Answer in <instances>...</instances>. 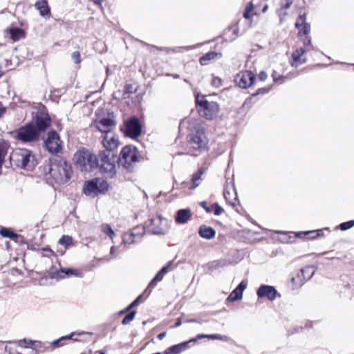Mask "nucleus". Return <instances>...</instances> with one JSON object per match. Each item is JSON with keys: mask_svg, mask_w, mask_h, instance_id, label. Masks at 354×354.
<instances>
[{"mask_svg": "<svg viewBox=\"0 0 354 354\" xmlns=\"http://www.w3.org/2000/svg\"><path fill=\"white\" fill-rule=\"evenodd\" d=\"M146 229L154 234H164L169 230L168 221L159 215L153 216L146 223Z\"/></svg>", "mask_w": 354, "mask_h": 354, "instance_id": "6e6552de", "label": "nucleus"}, {"mask_svg": "<svg viewBox=\"0 0 354 354\" xmlns=\"http://www.w3.org/2000/svg\"><path fill=\"white\" fill-rule=\"evenodd\" d=\"M182 322H181V319H178V321L176 322V323L175 324V327H178L181 325Z\"/></svg>", "mask_w": 354, "mask_h": 354, "instance_id": "13d9d810", "label": "nucleus"}, {"mask_svg": "<svg viewBox=\"0 0 354 354\" xmlns=\"http://www.w3.org/2000/svg\"><path fill=\"white\" fill-rule=\"evenodd\" d=\"M73 160L77 169L82 172H92L97 168V156L85 148L75 152Z\"/></svg>", "mask_w": 354, "mask_h": 354, "instance_id": "7ed1b4c3", "label": "nucleus"}, {"mask_svg": "<svg viewBox=\"0 0 354 354\" xmlns=\"http://www.w3.org/2000/svg\"><path fill=\"white\" fill-rule=\"evenodd\" d=\"M191 217L192 214L189 209H182L177 212L175 220L178 224H185L191 218Z\"/></svg>", "mask_w": 354, "mask_h": 354, "instance_id": "412c9836", "label": "nucleus"}, {"mask_svg": "<svg viewBox=\"0 0 354 354\" xmlns=\"http://www.w3.org/2000/svg\"><path fill=\"white\" fill-rule=\"evenodd\" d=\"M10 38L14 41H19L25 37L24 31L19 28H12L9 30Z\"/></svg>", "mask_w": 354, "mask_h": 354, "instance_id": "bb28decb", "label": "nucleus"}, {"mask_svg": "<svg viewBox=\"0 0 354 354\" xmlns=\"http://www.w3.org/2000/svg\"><path fill=\"white\" fill-rule=\"evenodd\" d=\"M212 207L214 209V214L216 216L221 214L223 212V209L218 203H214Z\"/></svg>", "mask_w": 354, "mask_h": 354, "instance_id": "37998d69", "label": "nucleus"}, {"mask_svg": "<svg viewBox=\"0 0 354 354\" xmlns=\"http://www.w3.org/2000/svg\"><path fill=\"white\" fill-rule=\"evenodd\" d=\"M93 125L104 134L113 131L115 127L116 122L112 118H102L97 119L94 122Z\"/></svg>", "mask_w": 354, "mask_h": 354, "instance_id": "4468645a", "label": "nucleus"}, {"mask_svg": "<svg viewBox=\"0 0 354 354\" xmlns=\"http://www.w3.org/2000/svg\"><path fill=\"white\" fill-rule=\"evenodd\" d=\"M253 8V4L252 2H250L246 6L245 10H248V12H251Z\"/></svg>", "mask_w": 354, "mask_h": 354, "instance_id": "603ef678", "label": "nucleus"}, {"mask_svg": "<svg viewBox=\"0 0 354 354\" xmlns=\"http://www.w3.org/2000/svg\"><path fill=\"white\" fill-rule=\"evenodd\" d=\"M102 232L108 235L111 239L115 236V232L109 224H103L100 227Z\"/></svg>", "mask_w": 354, "mask_h": 354, "instance_id": "e433bc0d", "label": "nucleus"}, {"mask_svg": "<svg viewBox=\"0 0 354 354\" xmlns=\"http://www.w3.org/2000/svg\"><path fill=\"white\" fill-rule=\"evenodd\" d=\"M196 339L192 338L189 339L187 342H185L183 343H180L179 344H176L174 346H172L167 348L164 354H180L182 351L186 350L188 348V344L191 342H196Z\"/></svg>", "mask_w": 354, "mask_h": 354, "instance_id": "6ab92c4d", "label": "nucleus"}, {"mask_svg": "<svg viewBox=\"0 0 354 354\" xmlns=\"http://www.w3.org/2000/svg\"><path fill=\"white\" fill-rule=\"evenodd\" d=\"M165 336H166V333L162 332L158 335V339L162 340Z\"/></svg>", "mask_w": 354, "mask_h": 354, "instance_id": "864d4df0", "label": "nucleus"}, {"mask_svg": "<svg viewBox=\"0 0 354 354\" xmlns=\"http://www.w3.org/2000/svg\"><path fill=\"white\" fill-rule=\"evenodd\" d=\"M126 134L131 138H137L140 135L141 125L138 119L132 118L125 122Z\"/></svg>", "mask_w": 354, "mask_h": 354, "instance_id": "2eb2a0df", "label": "nucleus"}, {"mask_svg": "<svg viewBox=\"0 0 354 354\" xmlns=\"http://www.w3.org/2000/svg\"><path fill=\"white\" fill-rule=\"evenodd\" d=\"M188 322H195V319L189 320Z\"/></svg>", "mask_w": 354, "mask_h": 354, "instance_id": "774afa93", "label": "nucleus"}, {"mask_svg": "<svg viewBox=\"0 0 354 354\" xmlns=\"http://www.w3.org/2000/svg\"><path fill=\"white\" fill-rule=\"evenodd\" d=\"M217 57H221V54L214 52L207 53L200 58V63L202 65H207L209 61L214 59Z\"/></svg>", "mask_w": 354, "mask_h": 354, "instance_id": "c85d7f7f", "label": "nucleus"}, {"mask_svg": "<svg viewBox=\"0 0 354 354\" xmlns=\"http://www.w3.org/2000/svg\"><path fill=\"white\" fill-rule=\"evenodd\" d=\"M295 237L302 239L303 237L308 236L310 234V231H306V232H300L297 233H293Z\"/></svg>", "mask_w": 354, "mask_h": 354, "instance_id": "de8ad7c7", "label": "nucleus"}, {"mask_svg": "<svg viewBox=\"0 0 354 354\" xmlns=\"http://www.w3.org/2000/svg\"><path fill=\"white\" fill-rule=\"evenodd\" d=\"M223 195L227 202L231 205L236 206L237 205L238 199L234 189L232 188V192L225 189L224 191Z\"/></svg>", "mask_w": 354, "mask_h": 354, "instance_id": "a878e982", "label": "nucleus"}, {"mask_svg": "<svg viewBox=\"0 0 354 354\" xmlns=\"http://www.w3.org/2000/svg\"><path fill=\"white\" fill-rule=\"evenodd\" d=\"M268 90L266 89H260L257 93H267Z\"/></svg>", "mask_w": 354, "mask_h": 354, "instance_id": "bf43d9fd", "label": "nucleus"}, {"mask_svg": "<svg viewBox=\"0 0 354 354\" xmlns=\"http://www.w3.org/2000/svg\"><path fill=\"white\" fill-rule=\"evenodd\" d=\"M324 236L323 230H311V239Z\"/></svg>", "mask_w": 354, "mask_h": 354, "instance_id": "a19ab883", "label": "nucleus"}, {"mask_svg": "<svg viewBox=\"0 0 354 354\" xmlns=\"http://www.w3.org/2000/svg\"><path fill=\"white\" fill-rule=\"evenodd\" d=\"M3 75V72L1 71H0V77H1Z\"/></svg>", "mask_w": 354, "mask_h": 354, "instance_id": "69168bd1", "label": "nucleus"}, {"mask_svg": "<svg viewBox=\"0 0 354 354\" xmlns=\"http://www.w3.org/2000/svg\"><path fill=\"white\" fill-rule=\"evenodd\" d=\"M32 354H37V351L32 349Z\"/></svg>", "mask_w": 354, "mask_h": 354, "instance_id": "0e129e2a", "label": "nucleus"}, {"mask_svg": "<svg viewBox=\"0 0 354 354\" xmlns=\"http://www.w3.org/2000/svg\"><path fill=\"white\" fill-rule=\"evenodd\" d=\"M200 205L205 209L206 212L209 213L212 212V208L207 206V203L206 201L201 202Z\"/></svg>", "mask_w": 354, "mask_h": 354, "instance_id": "09e8293b", "label": "nucleus"}, {"mask_svg": "<svg viewBox=\"0 0 354 354\" xmlns=\"http://www.w3.org/2000/svg\"><path fill=\"white\" fill-rule=\"evenodd\" d=\"M254 80V75L249 71H242L235 77V83L240 88H246L251 86Z\"/></svg>", "mask_w": 354, "mask_h": 354, "instance_id": "f8f14e48", "label": "nucleus"}, {"mask_svg": "<svg viewBox=\"0 0 354 354\" xmlns=\"http://www.w3.org/2000/svg\"><path fill=\"white\" fill-rule=\"evenodd\" d=\"M171 264L172 262L169 261L167 263V265L162 267V268L156 274L154 278L151 280L146 290L154 288L156 286L157 282L162 281L164 275L169 271L170 267L171 266Z\"/></svg>", "mask_w": 354, "mask_h": 354, "instance_id": "aec40b11", "label": "nucleus"}, {"mask_svg": "<svg viewBox=\"0 0 354 354\" xmlns=\"http://www.w3.org/2000/svg\"><path fill=\"white\" fill-rule=\"evenodd\" d=\"M354 226V220H351L347 222H344L341 223L339 225V227L341 230L345 231L347 230Z\"/></svg>", "mask_w": 354, "mask_h": 354, "instance_id": "ea45409f", "label": "nucleus"}, {"mask_svg": "<svg viewBox=\"0 0 354 354\" xmlns=\"http://www.w3.org/2000/svg\"><path fill=\"white\" fill-rule=\"evenodd\" d=\"M250 12H248V10H245L244 13H243V17L245 18V19H249L250 18Z\"/></svg>", "mask_w": 354, "mask_h": 354, "instance_id": "5fc2aeb1", "label": "nucleus"}, {"mask_svg": "<svg viewBox=\"0 0 354 354\" xmlns=\"http://www.w3.org/2000/svg\"><path fill=\"white\" fill-rule=\"evenodd\" d=\"M267 9H268V6H267V5H266V6L263 7V12H266V10H267Z\"/></svg>", "mask_w": 354, "mask_h": 354, "instance_id": "680f3d73", "label": "nucleus"}, {"mask_svg": "<svg viewBox=\"0 0 354 354\" xmlns=\"http://www.w3.org/2000/svg\"><path fill=\"white\" fill-rule=\"evenodd\" d=\"M204 173L203 169H200L196 174H194L192 176V183L193 185L190 187V189H195L199 185V180L201 178V176Z\"/></svg>", "mask_w": 354, "mask_h": 354, "instance_id": "c9c22d12", "label": "nucleus"}, {"mask_svg": "<svg viewBox=\"0 0 354 354\" xmlns=\"http://www.w3.org/2000/svg\"><path fill=\"white\" fill-rule=\"evenodd\" d=\"M31 153L26 149H16L10 155L11 163L21 169H30L33 165L30 163Z\"/></svg>", "mask_w": 354, "mask_h": 354, "instance_id": "423d86ee", "label": "nucleus"}, {"mask_svg": "<svg viewBox=\"0 0 354 354\" xmlns=\"http://www.w3.org/2000/svg\"><path fill=\"white\" fill-rule=\"evenodd\" d=\"M268 77V75L266 74V73H265L264 71H261L259 74V79L261 81H264L267 79Z\"/></svg>", "mask_w": 354, "mask_h": 354, "instance_id": "8fccbe9b", "label": "nucleus"}, {"mask_svg": "<svg viewBox=\"0 0 354 354\" xmlns=\"http://www.w3.org/2000/svg\"><path fill=\"white\" fill-rule=\"evenodd\" d=\"M59 243L65 247H68L73 244V239L70 236L64 235L59 239Z\"/></svg>", "mask_w": 354, "mask_h": 354, "instance_id": "4c0bfd02", "label": "nucleus"}, {"mask_svg": "<svg viewBox=\"0 0 354 354\" xmlns=\"http://www.w3.org/2000/svg\"><path fill=\"white\" fill-rule=\"evenodd\" d=\"M71 274H74V275H75L77 277H82V273L77 272H76V270H74L73 269H67V270L61 269L57 272L58 277L60 278V279H63L66 276H69Z\"/></svg>", "mask_w": 354, "mask_h": 354, "instance_id": "2f4dec72", "label": "nucleus"}, {"mask_svg": "<svg viewBox=\"0 0 354 354\" xmlns=\"http://www.w3.org/2000/svg\"><path fill=\"white\" fill-rule=\"evenodd\" d=\"M50 177L58 184L66 183L71 176V165L64 158H56L48 167Z\"/></svg>", "mask_w": 354, "mask_h": 354, "instance_id": "f03ea898", "label": "nucleus"}, {"mask_svg": "<svg viewBox=\"0 0 354 354\" xmlns=\"http://www.w3.org/2000/svg\"><path fill=\"white\" fill-rule=\"evenodd\" d=\"M136 311H131L127 314L122 321V323L124 325L129 324L135 317Z\"/></svg>", "mask_w": 354, "mask_h": 354, "instance_id": "58836bf2", "label": "nucleus"}, {"mask_svg": "<svg viewBox=\"0 0 354 354\" xmlns=\"http://www.w3.org/2000/svg\"><path fill=\"white\" fill-rule=\"evenodd\" d=\"M99 354H105V353L103 351H99Z\"/></svg>", "mask_w": 354, "mask_h": 354, "instance_id": "338daca9", "label": "nucleus"}, {"mask_svg": "<svg viewBox=\"0 0 354 354\" xmlns=\"http://www.w3.org/2000/svg\"><path fill=\"white\" fill-rule=\"evenodd\" d=\"M5 112L6 108L3 106L2 103L0 102V118L3 116Z\"/></svg>", "mask_w": 354, "mask_h": 354, "instance_id": "3c124183", "label": "nucleus"}, {"mask_svg": "<svg viewBox=\"0 0 354 354\" xmlns=\"http://www.w3.org/2000/svg\"><path fill=\"white\" fill-rule=\"evenodd\" d=\"M0 234L6 238H9L12 240L17 241V239L20 236L18 234L14 232L9 228L3 227L0 230Z\"/></svg>", "mask_w": 354, "mask_h": 354, "instance_id": "c756f323", "label": "nucleus"}, {"mask_svg": "<svg viewBox=\"0 0 354 354\" xmlns=\"http://www.w3.org/2000/svg\"><path fill=\"white\" fill-rule=\"evenodd\" d=\"M96 186L97 185L94 179L93 180L86 182L84 187V194L90 196H96L98 194Z\"/></svg>", "mask_w": 354, "mask_h": 354, "instance_id": "393cba45", "label": "nucleus"}, {"mask_svg": "<svg viewBox=\"0 0 354 354\" xmlns=\"http://www.w3.org/2000/svg\"><path fill=\"white\" fill-rule=\"evenodd\" d=\"M102 142L103 147L106 149L105 151L109 152L117 149L120 145L119 138L113 131L104 133L102 136Z\"/></svg>", "mask_w": 354, "mask_h": 354, "instance_id": "ddd939ff", "label": "nucleus"}, {"mask_svg": "<svg viewBox=\"0 0 354 354\" xmlns=\"http://www.w3.org/2000/svg\"><path fill=\"white\" fill-rule=\"evenodd\" d=\"M35 124L30 122L20 127L17 132V138L22 142H32L39 140L41 131L50 124V118L45 107L39 105L33 118Z\"/></svg>", "mask_w": 354, "mask_h": 354, "instance_id": "f257e3e1", "label": "nucleus"}, {"mask_svg": "<svg viewBox=\"0 0 354 354\" xmlns=\"http://www.w3.org/2000/svg\"><path fill=\"white\" fill-rule=\"evenodd\" d=\"M84 333H84V332H82V333H72L70 335L63 336L61 338H59V339L53 341L51 343L50 347L52 348V347L61 346L64 345V341H65L66 339H73V337L75 336V335H83Z\"/></svg>", "mask_w": 354, "mask_h": 354, "instance_id": "cd10ccee", "label": "nucleus"}, {"mask_svg": "<svg viewBox=\"0 0 354 354\" xmlns=\"http://www.w3.org/2000/svg\"><path fill=\"white\" fill-rule=\"evenodd\" d=\"M198 233L201 237L206 239H211L216 235L215 230L212 227L206 225H201L199 228Z\"/></svg>", "mask_w": 354, "mask_h": 354, "instance_id": "b1692460", "label": "nucleus"}, {"mask_svg": "<svg viewBox=\"0 0 354 354\" xmlns=\"http://www.w3.org/2000/svg\"><path fill=\"white\" fill-rule=\"evenodd\" d=\"M306 15H300L296 21L295 26L298 29V35L305 45L310 44V39L308 37V24L306 23Z\"/></svg>", "mask_w": 354, "mask_h": 354, "instance_id": "9b49d317", "label": "nucleus"}, {"mask_svg": "<svg viewBox=\"0 0 354 354\" xmlns=\"http://www.w3.org/2000/svg\"><path fill=\"white\" fill-rule=\"evenodd\" d=\"M72 59L75 64H80L81 62L80 54L78 51H75L72 53Z\"/></svg>", "mask_w": 354, "mask_h": 354, "instance_id": "c03bdc74", "label": "nucleus"}, {"mask_svg": "<svg viewBox=\"0 0 354 354\" xmlns=\"http://www.w3.org/2000/svg\"><path fill=\"white\" fill-rule=\"evenodd\" d=\"M130 232L132 234L133 237H136L138 241H140L145 234V227L141 225L136 226L133 228Z\"/></svg>", "mask_w": 354, "mask_h": 354, "instance_id": "473e14b6", "label": "nucleus"}, {"mask_svg": "<svg viewBox=\"0 0 354 354\" xmlns=\"http://www.w3.org/2000/svg\"><path fill=\"white\" fill-rule=\"evenodd\" d=\"M24 343H27L26 339L21 340V341L19 342V345H20L21 346H24V345H23V344H24Z\"/></svg>", "mask_w": 354, "mask_h": 354, "instance_id": "052dcab7", "label": "nucleus"}, {"mask_svg": "<svg viewBox=\"0 0 354 354\" xmlns=\"http://www.w3.org/2000/svg\"><path fill=\"white\" fill-rule=\"evenodd\" d=\"M116 250H117V247L112 246L111 248V251H110L111 254L114 256Z\"/></svg>", "mask_w": 354, "mask_h": 354, "instance_id": "6e6d98bb", "label": "nucleus"}, {"mask_svg": "<svg viewBox=\"0 0 354 354\" xmlns=\"http://www.w3.org/2000/svg\"><path fill=\"white\" fill-rule=\"evenodd\" d=\"M97 168L107 178H113L116 174V160L109 151H102L97 157Z\"/></svg>", "mask_w": 354, "mask_h": 354, "instance_id": "39448f33", "label": "nucleus"}, {"mask_svg": "<svg viewBox=\"0 0 354 354\" xmlns=\"http://www.w3.org/2000/svg\"><path fill=\"white\" fill-rule=\"evenodd\" d=\"M306 53V50L303 48L297 49L292 54V65L297 67L299 64L305 62L307 59Z\"/></svg>", "mask_w": 354, "mask_h": 354, "instance_id": "4be33fe9", "label": "nucleus"}, {"mask_svg": "<svg viewBox=\"0 0 354 354\" xmlns=\"http://www.w3.org/2000/svg\"><path fill=\"white\" fill-rule=\"evenodd\" d=\"M222 84V80L219 77H213L212 80V85L215 87H220Z\"/></svg>", "mask_w": 354, "mask_h": 354, "instance_id": "a18cd8bd", "label": "nucleus"}, {"mask_svg": "<svg viewBox=\"0 0 354 354\" xmlns=\"http://www.w3.org/2000/svg\"><path fill=\"white\" fill-rule=\"evenodd\" d=\"M272 77L273 78L274 82H279V80H281L280 83H282L283 82V80L285 79L283 76L278 74L276 71H273Z\"/></svg>", "mask_w": 354, "mask_h": 354, "instance_id": "79ce46f5", "label": "nucleus"}, {"mask_svg": "<svg viewBox=\"0 0 354 354\" xmlns=\"http://www.w3.org/2000/svg\"><path fill=\"white\" fill-rule=\"evenodd\" d=\"M94 180L97 185L96 187L98 194L103 193L108 190L109 184L106 180L99 178H95Z\"/></svg>", "mask_w": 354, "mask_h": 354, "instance_id": "7c9ffc66", "label": "nucleus"}, {"mask_svg": "<svg viewBox=\"0 0 354 354\" xmlns=\"http://www.w3.org/2000/svg\"><path fill=\"white\" fill-rule=\"evenodd\" d=\"M138 161L139 156L135 147L127 145L122 148L119 158V164L121 166L131 170Z\"/></svg>", "mask_w": 354, "mask_h": 354, "instance_id": "0eeeda50", "label": "nucleus"}, {"mask_svg": "<svg viewBox=\"0 0 354 354\" xmlns=\"http://www.w3.org/2000/svg\"><path fill=\"white\" fill-rule=\"evenodd\" d=\"M196 102L197 111L201 117L209 120L217 117L220 108L216 102L209 100L206 96L198 95Z\"/></svg>", "mask_w": 354, "mask_h": 354, "instance_id": "20e7f679", "label": "nucleus"}, {"mask_svg": "<svg viewBox=\"0 0 354 354\" xmlns=\"http://www.w3.org/2000/svg\"><path fill=\"white\" fill-rule=\"evenodd\" d=\"M35 7L39 10V14L42 17H50V10L46 0H39L35 4Z\"/></svg>", "mask_w": 354, "mask_h": 354, "instance_id": "5701e85b", "label": "nucleus"}, {"mask_svg": "<svg viewBox=\"0 0 354 354\" xmlns=\"http://www.w3.org/2000/svg\"><path fill=\"white\" fill-rule=\"evenodd\" d=\"M309 268L308 266L301 268L297 274L292 278V282L296 287L302 286L309 279Z\"/></svg>", "mask_w": 354, "mask_h": 354, "instance_id": "f3484780", "label": "nucleus"}, {"mask_svg": "<svg viewBox=\"0 0 354 354\" xmlns=\"http://www.w3.org/2000/svg\"><path fill=\"white\" fill-rule=\"evenodd\" d=\"M46 149L51 153H57L62 151V142L57 132L50 131L44 140Z\"/></svg>", "mask_w": 354, "mask_h": 354, "instance_id": "9d476101", "label": "nucleus"}, {"mask_svg": "<svg viewBox=\"0 0 354 354\" xmlns=\"http://www.w3.org/2000/svg\"><path fill=\"white\" fill-rule=\"evenodd\" d=\"M248 283L246 281H242L239 285L230 294L227 300L233 302L242 299L243 292L247 288Z\"/></svg>", "mask_w": 354, "mask_h": 354, "instance_id": "a211bd4d", "label": "nucleus"}, {"mask_svg": "<svg viewBox=\"0 0 354 354\" xmlns=\"http://www.w3.org/2000/svg\"><path fill=\"white\" fill-rule=\"evenodd\" d=\"M257 294L259 297H267L269 300L273 301L277 296V290L271 286L262 285L257 290Z\"/></svg>", "mask_w": 354, "mask_h": 354, "instance_id": "dca6fc26", "label": "nucleus"}, {"mask_svg": "<svg viewBox=\"0 0 354 354\" xmlns=\"http://www.w3.org/2000/svg\"><path fill=\"white\" fill-rule=\"evenodd\" d=\"M208 140L202 126H198L190 133L189 145L194 149L205 150L207 147Z\"/></svg>", "mask_w": 354, "mask_h": 354, "instance_id": "1a4fd4ad", "label": "nucleus"}, {"mask_svg": "<svg viewBox=\"0 0 354 354\" xmlns=\"http://www.w3.org/2000/svg\"><path fill=\"white\" fill-rule=\"evenodd\" d=\"M138 241L136 237H133L131 232H127L123 234L122 244L124 246L129 245Z\"/></svg>", "mask_w": 354, "mask_h": 354, "instance_id": "72a5a7b5", "label": "nucleus"}, {"mask_svg": "<svg viewBox=\"0 0 354 354\" xmlns=\"http://www.w3.org/2000/svg\"><path fill=\"white\" fill-rule=\"evenodd\" d=\"M203 338H207L210 339H219V340H223L226 341L227 339V337L226 336H222L221 335L217 334H212V335H203V334H199L196 336V339H200Z\"/></svg>", "mask_w": 354, "mask_h": 354, "instance_id": "f704fd0d", "label": "nucleus"}, {"mask_svg": "<svg viewBox=\"0 0 354 354\" xmlns=\"http://www.w3.org/2000/svg\"><path fill=\"white\" fill-rule=\"evenodd\" d=\"M95 4H97L101 6L102 2L103 0H92Z\"/></svg>", "mask_w": 354, "mask_h": 354, "instance_id": "4d7b16f0", "label": "nucleus"}, {"mask_svg": "<svg viewBox=\"0 0 354 354\" xmlns=\"http://www.w3.org/2000/svg\"><path fill=\"white\" fill-rule=\"evenodd\" d=\"M142 298V296L140 295L138 297H137L136 299H135L127 308V309L125 310V311H127V310H129L131 308L137 306L139 302H140V300Z\"/></svg>", "mask_w": 354, "mask_h": 354, "instance_id": "49530a36", "label": "nucleus"}, {"mask_svg": "<svg viewBox=\"0 0 354 354\" xmlns=\"http://www.w3.org/2000/svg\"><path fill=\"white\" fill-rule=\"evenodd\" d=\"M44 250H46V251H49L50 252H53V251L50 248H45Z\"/></svg>", "mask_w": 354, "mask_h": 354, "instance_id": "e2e57ef3", "label": "nucleus"}]
</instances>
